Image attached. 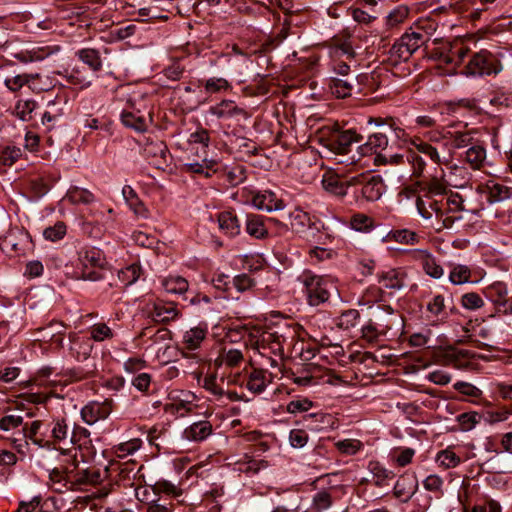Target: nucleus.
<instances>
[{"mask_svg": "<svg viewBox=\"0 0 512 512\" xmlns=\"http://www.w3.org/2000/svg\"><path fill=\"white\" fill-rule=\"evenodd\" d=\"M318 143L336 155L346 156L352 152L355 143H361L363 136L353 129H342L338 124L326 125L317 131Z\"/></svg>", "mask_w": 512, "mask_h": 512, "instance_id": "1", "label": "nucleus"}, {"mask_svg": "<svg viewBox=\"0 0 512 512\" xmlns=\"http://www.w3.org/2000/svg\"><path fill=\"white\" fill-rule=\"evenodd\" d=\"M303 284L306 288L308 303L311 306L325 303L331 296H340L335 282L329 277L304 274Z\"/></svg>", "mask_w": 512, "mask_h": 512, "instance_id": "2", "label": "nucleus"}, {"mask_svg": "<svg viewBox=\"0 0 512 512\" xmlns=\"http://www.w3.org/2000/svg\"><path fill=\"white\" fill-rule=\"evenodd\" d=\"M0 249L10 257L25 256L33 251L34 244L26 230L13 227L3 237H0Z\"/></svg>", "mask_w": 512, "mask_h": 512, "instance_id": "3", "label": "nucleus"}, {"mask_svg": "<svg viewBox=\"0 0 512 512\" xmlns=\"http://www.w3.org/2000/svg\"><path fill=\"white\" fill-rule=\"evenodd\" d=\"M359 180L354 184L353 196L356 200L360 197L366 201H377L385 191V184L380 175L360 174L355 176Z\"/></svg>", "mask_w": 512, "mask_h": 512, "instance_id": "4", "label": "nucleus"}, {"mask_svg": "<svg viewBox=\"0 0 512 512\" xmlns=\"http://www.w3.org/2000/svg\"><path fill=\"white\" fill-rule=\"evenodd\" d=\"M502 70V64L492 54L485 51L475 53L465 67L467 76L496 75Z\"/></svg>", "mask_w": 512, "mask_h": 512, "instance_id": "5", "label": "nucleus"}, {"mask_svg": "<svg viewBox=\"0 0 512 512\" xmlns=\"http://www.w3.org/2000/svg\"><path fill=\"white\" fill-rule=\"evenodd\" d=\"M357 182L359 180L355 176L346 177L336 173H325L321 181L323 189L339 199L345 197L350 189L353 191L354 184Z\"/></svg>", "mask_w": 512, "mask_h": 512, "instance_id": "6", "label": "nucleus"}, {"mask_svg": "<svg viewBox=\"0 0 512 512\" xmlns=\"http://www.w3.org/2000/svg\"><path fill=\"white\" fill-rule=\"evenodd\" d=\"M388 146V133L387 132H375L368 137V140L358 146L356 153H353L346 160L341 162L355 163L360 160L361 157L376 153L378 149L384 150Z\"/></svg>", "mask_w": 512, "mask_h": 512, "instance_id": "7", "label": "nucleus"}, {"mask_svg": "<svg viewBox=\"0 0 512 512\" xmlns=\"http://www.w3.org/2000/svg\"><path fill=\"white\" fill-rule=\"evenodd\" d=\"M271 222H278V220L258 214H248L246 215V232L255 239H264L268 236V224Z\"/></svg>", "mask_w": 512, "mask_h": 512, "instance_id": "8", "label": "nucleus"}, {"mask_svg": "<svg viewBox=\"0 0 512 512\" xmlns=\"http://www.w3.org/2000/svg\"><path fill=\"white\" fill-rule=\"evenodd\" d=\"M418 489V480L414 474L401 475L394 485V495L407 502Z\"/></svg>", "mask_w": 512, "mask_h": 512, "instance_id": "9", "label": "nucleus"}, {"mask_svg": "<svg viewBox=\"0 0 512 512\" xmlns=\"http://www.w3.org/2000/svg\"><path fill=\"white\" fill-rule=\"evenodd\" d=\"M110 412L111 409L107 403L92 401L81 409V417L85 423L92 425L98 420L108 417Z\"/></svg>", "mask_w": 512, "mask_h": 512, "instance_id": "10", "label": "nucleus"}, {"mask_svg": "<svg viewBox=\"0 0 512 512\" xmlns=\"http://www.w3.org/2000/svg\"><path fill=\"white\" fill-rule=\"evenodd\" d=\"M333 48L336 54L345 55L349 59L356 57L354 38L348 29L342 30L333 37Z\"/></svg>", "mask_w": 512, "mask_h": 512, "instance_id": "11", "label": "nucleus"}, {"mask_svg": "<svg viewBox=\"0 0 512 512\" xmlns=\"http://www.w3.org/2000/svg\"><path fill=\"white\" fill-rule=\"evenodd\" d=\"M179 314L174 303L158 302L154 304L151 317L155 322L167 323L178 318Z\"/></svg>", "mask_w": 512, "mask_h": 512, "instance_id": "12", "label": "nucleus"}, {"mask_svg": "<svg viewBox=\"0 0 512 512\" xmlns=\"http://www.w3.org/2000/svg\"><path fill=\"white\" fill-rule=\"evenodd\" d=\"M209 112L217 118H231L238 115L248 118L247 112L234 104L233 101L223 100L215 106L210 107Z\"/></svg>", "mask_w": 512, "mask_h": 512, "instance_id": "13", "label": "nucleus"}, {"mask_svg": "<svg viewBox=\"0 0 512 512\" xmlns=\"http://www.w3.org/2000/svg\"><path fill=\"white\" fill-rule=\"evenodd\" d=\"M358 84L357 77L351 76L346 79L333 77L330 79L329 87L338 98H346L352 95L353 88Z\"/></svg>", "mask_w": 512, "mask_h": 512, "instance_id": "14", "label": "nucleus"}, {"mask_svg": "<svg viewBox=\"0 0 512 512\" xmlns=\"http://www.w3.org/2000/svg\"><path fill=\"white\" fill-rule=\"evenodd\" d=\"M368 470L372 474V480L367 479L366 481L373 483L377 487L389 485V481L395 477L392 471L387 470L377 461H370Z\"/></svg>", "mask_w": 512, "mask_h": 512, "instance_id": "15", "label": "nucleus"}, {"mask_svg": "<svg viewBox=\"0 0 512 512\" xmlns=\"http://www.w3.org/2000/svg\"><path fill=\"white\" fill-rule=\"evenodd\" d=\"M212 433V425L209 421H198L187 427L184 432V438L189 441L201 442Z\"/></svg>", "mask_w": 512, "mask_h": 512, "instance_id": "16", "label": "nucleus"}, {"mask_svg": "<svg viewBox=\"0 0 512 512\" xmlns=\"http://www.w3.org/2000/svg\"><path fill=\"white\" fill-rule=\"evenodd\" d=\"M253 204L260 210L268 212L282 210L284 203L282 200L277 199L275 194L271 191H266L263 194H257L253 197Z\"/></svg>", "mask_w": 512, "mask_h": 512, "instance_id": "17", "label": "nucleus"}, {"mask_svg": "<svg viewBox=\"0 0 512 512\" xmlns=\"http://www.w3.org/2000/svg\"><path fill=\"white\" fill-rule=\"evenodd\" d=\"M219 228L228 236L239 235L241 230L240 221L232 211H224L218 215Z\"/></svg>", "mask_w": 512, "mask_h": 512, "instance_id": "18", "label": "nucleus"}, {"mask_svg": "<svg viewBox=\"0 0 512 512\" xmlns=\"http://www.w3.org/2000/svg\"><path fill=\"white\" fill-rule=\"evenodd\" d=\"M405 273L400 269H389L378 274V282L387 289L399 290L404 286Z\"/></svg>", "mask_w": 512, "mask_h": 512, "instance_id": "19", "label": "nucleus"}, {"mask_svg": "<svg viewBox=\"0 0 512 512\" xmlns=\"http://www.w3.org/2000/svg\"><path fill=\"white\" fill-rule=\"evenodd\" d=\"M207 335V326H196L186 331L183 335L182 344L188 350H196L205 340Z\"/></svg>", "mask_w": 512, "mask_h": 512, "instance_id": "20", "label": "nucleus"}, {"mask_svg": "<svg viewBox=\"0 0 512 512\" xmlns=\"http://www.w3.org/2000/svg\"><path fill=\"white\" fill-rule=\"evenodd\" d=\"M79 261L81 268L102 267L107 264L103 253L96 248L82 250L79 253Z\"/></svg>", "mask_w": 512, "mask_h": 512, "instance_id": "21", "label": "nucleus"}, {"mask_svg": "<svg viewBox=\"0 0 512 512\" xmlns=\"http://www.w3.org/2000/svg\"><path fill=\"white\" fill-rule=\"evenodd\" d=\"M486 295L490 299V301H492L499 307L503 306L504 313L508 312V310L506 308L508 291H507V286L505 283L495 282V283L491 284L486 289Z\"/></svg>", "mask_w": 512, "mask_h": 512, "instance_id": "22", "label": "nucleus"}, {"mask_svg": "<svg viewBox=\"0 0 512 512\" xmlns=\"http://www.w3.org/2000/svg\"><path fill=\"white\" fill-rule=\"evenodd\" d=\"M122 194L126 203L137 216H141L143 218L148 217V211L145 205L139 199L137 193L131 186L125 185L122 189Z\"/></svg>", "mask_w": 512, "mask_h": 512, "instance_id": "23", "label": "nucleus"}, {"mask_svg": "<svg viewBox=\"0 0 512 512\" xmlns=\"http://www.w3.org/2000/svg\"><path fill=\"white\" fill-rule=\"evenodd\" d=\"M76 56L94 73L102 70V60L98 50L92 48H83L76 52Z\"/></svg>", "mask_w": 512, "mask_h": 512, "instance_id": "24", "label": "nucleus"}, {"mask_svg": "<svg viewBox=\"0 0 512 512\" xmlns=\"http://www.w3.org/2000/svg\"><path fill=\"white\" fill-rule=\"evenodd\" d=\"M266 374L267 372L263 369H253L248 375L246 388L254 394L262 393L267 387Z\"/></svg>", "mask_w": 512, "mask_h": 512, "instance_id": "25", "label": "nucleus"}, {"mask_svg": "<svg viewBox=\"0 0 512 512\" xmlns=\"http://www.w3.org/2000/svg\"><path fill=\"white\" fill-rule=\"evenodd\" d=\"M389 329H391L390 323H376L374 320L370 319L362 326L361 332L363 338L367 339L369 342H375L380 335L386 334Z\"/></svg>", "mask_w": 512, "mask_h": 512, "instance_id": "26", "label": "nucleus"}, {"mask_svg": "<svg viewBox=\"0 0 512 512\" xmlns=\"http://www.w3.org/2000/svg\"><path fill=\"white\" fill-rule=\"evenodd\" d=\"M427 311L436 318L437 321H445L449 317L445 299L442 295H435L427 303Z\"/></svg>", "mask_w": 512, "mask_h": 512, "instance_id": "27", "label": "nucleus"}, {"mask_svg": "<svg viewBox=\"0 0 512 512\" xmlns=\"http://www.w3.org/2000/svg\"><path fill=\"white\" fill-rule=\"evenodd\" d=\"M488 196L487 199L490 203L500 202L511 197V188L493 181H489L486 185Z\"/></svg>", "mask_w": 512, "mask_h": 512, "instance_id": "28", "label": "nucleus"}, {"mask_svg": "<svg viewBox=\"0 0 512 512\" xmlns=\"http://www.w3.org/2000/svg\"><path fill=\"white\" fill-rule=\"evenodd\" d=\"M38 104L33 99L18 100L14 107V115L23 122H28L33 118V112Z\"/></svg>", "mask_w": 512, "mask_h": 512, "instance_id": "29", "label": "nucleus"}, {"mask_svg": "<svg viewBox=\"0 0 512 512\" xmlns=\"http://www.w3.org/2000/svg\"><path fill=\"white\" fill-rule=\"evenodd\" d=\"M411 54L404 47L399 39L395 41L392 47L389 49L387 63L392 66H397L401 62H406L411 58Z\"/></svg>", "mask_w": 512, "mask_h": 512, "instance_id": "30", "label": "nucleus"}, {"mask_svg": "<svg viewBox=\"0 0 512 512\" xmlns=\"http://www.w3.org/2000/svg\"><path fill=\"white\" fill-rule=\"evenodd\" d=\"M399 40L409 53L413 55L425 43L426 37L422 32L411 31L404 33Z\"/></svg>", "mask_w": 512, "mask_h": 512, "instance_id": "31", "label": "nucleus"}, {"mask_svg": "<svg viewBox=\"0 0 512 512\" xmlns=\"http://www.w3.org/2000/svg\"><path fill=\"white\" fill-rule=\"evenodd\" d=\"M121 121L126 127L137 132H145L148 127L144 116L125 110L121 113Z\"/></svg>", "mask_w": 512, "mask_h": 512, "instance_id": "32", "label": "nucleus"}, {"mask_svg": "<svg viewBox=\"0 0 512 512\" xmlns=\"http://www.w3.org/2000/svg\"><path fill=\"white\" fill-rule=\"evenodd\" d=\"M50 55V51L47 48H38L32 50H23L12 54V56L22 63L36 62L45 59Z\"/></svg>", "mask_w": 512, "mask_h": 512, "instance_id": "33", "label": "nucleus"}, {"mask_svg": "<svg viewBox=\"0 0 512 512\" xmlns=\"http://www.w3.org/2000/svg\"><path fill=\"white\" fill-rule=\"evenodd\" d=\"M66 197L73 204H90L95 200L93 193L77 186L71 187Z\"/></svg>", "mask_w": 512, "mask_h": 512, "instance_id": "34", "label": "nucleus"}, {"mask_svg": "<svg viewBox=\"0 0 512 512\" xmlns=\"http://www.w3.org/2000/svg\"><path fill=\"white\" fill-rule=\"evenodd\" d=\"M486 158V150L480 145H472L465 152V161L473 169H479Z\"/></svg>", "mask_w": 512, "mask_h": 512, "instance_id": "35", "label": "nucleus"}, {"mask_svg": "<svg viewBox=\"0 0 512 512\" xmlns=\"http://www.w3.org/2000/svg\"><path fill=\"white\" fill-rule=\"evenodd\" d=\"M93 345L90 339H83L73 342L71 354L77 361L87 360L92 352Z\"/></svg>", "mask_w": 512, "mask_h": 512, "instance_id": "36", "label": "nucleus"}, {"mask_svg": "<svg viewBox=\"0 0 512 512\" xmlns=\"http://www.w3.org/2000/svg\"><path fill=\"white\" fill-rule=\"evenodd\" d=\"M215 165H217L216 161L204 159L202 163H187L185 168L188 172L202 174L204 177L209 178L216 172V169H213Z\"/></svg>", "mask_w": 512, "mask_h": 512, "instance_id": "37", "label": "nucleus"}, {"mask_svg": "<svg viewBox=\"0 0 512 512\" xmlns=\"http://www.w3.org/2000/svg\"><path fill=\"white\" fill-rule=\"evenodd\" d=\"M188 281L180 276L169 277L163 281L166 292L171 294H183L188 290Z\"/></svg>", "mask_w": 512, "mask_h": 512, "instance_id": "38", "label": "nucleus"}, {"mask_svg": "<svg viewBox=\"0 0 512 512\" xmlns=\"http://www.w3.org/2000/svg\"><path fill=\"white\" fill-rule=\"evenodd\" d=\"M142 445V441L139 438H133L129 441L120 443L113 447V451L115 455L119 458H124L129 455L134 454L137 450L140 449Z\"/></svg>", "mask_w": 512, "mask_h": 512, "instance_id": "39", "label": "nucleus"}, {"mask_svg": "<svg viewBox=\"0 0 512 512\" xmlns=\"http://www.w3.org/2000/svg\"><path fill=\"white\" fill-rule=\"evenodd\" d=\"M108 274H112V272L107 269L106 266L93 268L87 267L81 268L80 276H78V278L95 282L107 279Z\"/></svg>", "mask_w": 512, "mask_h": 512, "instance_id": "40", "label": "nucleus"}, {"mask_svg": "<svg viewBox=\"0 0 512 512\" xmlns=\"http://www.w3.org/2000/svg\"><path fill=\"white\" fill-rule=\"evenodd\" d=\"M291 229L296 233H303L306 226L311 227L310 217L306 212L295 210L290 214Z\"/></svg>", "mask_w": 512, "mask_h": 512, "instance_id": "41", "label": "nucleus"}, {"mask_svg": "<svg viewBox=\"0 0 512 512\" xmlns=\"http://www.w3.org/2000/svg\"><path fill=\"white\" fill-rule=\"evenodd\" d=\"M140 273L141 267L137 264H131L118 271V279L124 284V286H130L139 279Z\"/></svg>", "mask_w": 512, "mask_h": 512, "instance_id": "42", "label": "nucleus"}, {"mask_svg": "<svg viewBox=\"0 0 512 512\" xmlns=\"http://www.w3.org/2000/svg\"><path fill=\"white\" fill-rule=\"evenodd\" d=\"M71 430L65 419H58L52 428V437L57 442L68 440L70 443Z\"/></svg>", "mask_w": 512, "mask_h": 512, "instance_id": "43", "label": "nucleus"}, {"mask_svg": "<svg viewBox=\"0 0 512 512\" xmlns=\"http://www.w3.org/2000/svg\"><path fill=\"white\" fill-rule=\"evenodd\" d=\"M388 238L401 244H415L418 242V235L408 229L392 230L388 234Z\"/></svg>", "mask_w": 512, "mask_h": 512, "instance_id": "44", "label": "nucleus"}, {"mask_svg": "<svg viewBox=\"0 0 512 512\" xmlns=\"http://www.w3.org/2000/svg\"><path fill=\"white\" fill-rule=\"evenodd\" d=\"M436 462L440 466L448 469V468L456 467L461 462V459L452 450L445 449V450L438 452V454L436 456Z\"/></svg>", "mask_w": 512, "mask_h": 512, "instance_id": "45", "label": "nucleus"}, {"mask_svg": "<svg viewBox=\"0 0 512 512\" xmlns=\"http://www.w3.org/2000/svg\"><path fill=\"white\" fill-rule=\"evenodd\" d=\"M406 162H408L411 165L412 175L414 177L419 178L422 176L425 166H426V162L423 160V158L417 152L407 151L406 152Z\"/></svg>", "mask_w": 512, "mask_h": 512, "instance_id": "46", "label": "nucleus"}, {"mask_svg": "<svg viewBox=\"0 0 512 512\" xmlns=\"http://www.w3.org/2000/svg\"><path fill=\"white\" fill-rule=\"evenodd\" d=\"M447 359L454 363L455 366L459 367L462 365L463 359H472L475 357V353L466 349H457L454 347H449L446 350Z\"/></svg>", "mask_w": 512, "mask_h": 512, "instance_id": "47", "label": "nucleus"}, {"mask_svg": "<svg viewBox=\"0 0 512 512\" xmlns=\"http://www.w3.org/2000/svg\"><path fill=\"white\" fill-rule=\"evenodd\" d=\"M331 494L325 490L317 492L313 497L311 508L316 512H322L329 509L332 505Z\"/></svg>", "mask_w": 512, "mask_h": 512, "instance_id": "48", "label": "nucleus"}, {"mask_svg": "<svg viewBox=\"0 0 512 512\" xmlns=\"http://www.w3.org/2000/svg\"><path fill=\"white\" fill-rule=\"evenodd\" d=\"M66 224L62 221H58L53 226H49L44 229L43 236L46 240L56 242L61 240L66 235Z\"/></svg>", "mask_w": 512, "mask_h": 512, "instance_id": "49", "label": "nucleus"}, {"mask_svg": "<svg viewBox=\"0 0 512 512\" xmlns=\"http://www.w3.org/2000/svg\"><path fill=\"white\" fill-rule=\"evenodd\" d=\"M67 82L73 85H79L81 88H86L91 85V79L88 78L78 67H74L70 72L65 71Z\"/></svg>", "mask_w": 512, "mask_h": 512, "instance_id": "50", "label": "nucleus"}, {"mask_svg": "<svg viewBox=\"0 0 512 512\" xmlns=\"http://www.w3.org/2000/svg\"><path fill=\"white\" fill-rule=\"evenodd\" d=\"M510 414H512V409L508 410L507 408L502 407L498 410L485 411L482 414V418L488 424H495V423L506 421Z\"/></svg>", "mask_w": 512, "mask_h": 512, "instance_id": "51", "label": "nucleus"}, {"mask_svg": "<svg viewBox=\"0 0 512 512\" xmlns=\"http://www.w3.org/2000/svg\"><path fill=\"white\" fill-rule=\"evenodd\" d=\"M471 271L465 265H456L450 272L449 279L453 284L459 285L470 281Z\"/></svg>", "mask_w": 512, "mask_h": 512, "instance_id": "52", "label": "nucleus"}, {"mask_svg": "<svg viewBox=\"0 0 512 512\" xmlns=\"http://www.w3.org/2000/svg\"><path fill=\"white\" fill-rule=\"evenodd\" d=\"M409 15L407 6L400 5L394 8L387 16V25L394 27L401 24Z\"/></svg>", "mask_w": 512, "mask_h": 512, "instance_id": "53", "label": "nucleus"}, {"mask_svg": "<svg viewBox=\"0 0 512 512\" xmlns=\"http://www.w3.org/2000/svg\"><path fill=\"white\" fill-rule=\"evenodd\" d=\"M481 417L477 412H465L457 416V421L463 431H469L480 422Z\"/></svg>", "mask_w": 512, "mask_h": 512, "instance_id": "54", "label": "nucleus"}, {"mask_svg": "<svg viewBox=\"0 0 512 512\" xmlns=\"http://www.w3.org/2000/svg\"><path fill=\"white\" fill-rule=\"evenodd\" d=\"M30 78H32V73L20 74L6 78L4 84L10 91L16 92L20 90L23 86L27 85V83L30 82Z\"/></svg>", "mask_w": 512, "mask_h": 512, "instance_id": "55", "label": "nucleus"}, {"mask_svg": "<svg viewBox=\"0 0 512 512\" xmlns=\"http://www.w3.org/2000/svg\"><path fill=\"white\" fill-rule=\"evenodd\" d=\"M99 477V473L90 472L89 470H82L76 472L74 475L70 474L69 483L73 485H84L92 483L95 478Z\"/></svg>", "mask_w": 512, "mask_h": 512, "instance_id": "56", "label": "nucleus"}, {"mask_svg": "<svg viewBox=\"0 0 512 512\" xmlns=\"http://www.w3.org/2000/svg\"><path fill=\"white\" fill-rule=\"evenodd\" d=\"M461 304L465 309L476 310L484 305V300L478 293L469 292L462 295Z\"/></svg>", "mask_w": 512, "mask_h": 512, "instance_id": "57", "label": "nucleus"}, {"mask_svg": "<svg viewBox=\"0 0 512 512\" xmlns=\"http://www.w3.org/2000/svg\"><path fill=\"white\" fill-rule=\"evenodd\" d=\"M451 135V146L455 149H461L467 146H472L473 137L470 132H455L450 133Z\"/></svg>", "mask_w": 512, "mask_h": 512, "instance_id": "58", "label": "nucleus"}, {"mask_svg": "<svg viewBox=\"0 0 512 512\" xmlns=\"http://www.w3.org/2000/svg\"><path fill=\"white\" fill-rule=\"evenodd\" d=\"M145 512H173V504L168 499L151 500L147 502Z\"/></svg>", "mask_w": 512, "mask_h": 512, "instance_id": "59", "label": "nucleus"}, {"mask_svg": "<svg viewBox=\"0 0 512 512\" xmlns=\"http://www.w3.org/2000/svg\"><path fill=\"white\" fill-rule=\"evenodd\" d=\"M351 227L356 231H369L373 227V219L365 214H356L351 219Z\"/></svg>", "mask_w": 512, "mask_h": 512, "instance_id": "60", "label": "nucleus"}, {"mask_svg": "<svg viewBox=\"0 0 512 512\" xmlns=\"http://www.w3.org/2000/svg\"><path fill=\"white\" fill-rule=\"evenodd\" d=\"M202 387L218 398L225 395L224 389L217 383L215 374L206 376L203 379Z\"/></svg>", "mask_w": 512, "mask_h": 512, "instance_id": "61", "label": "nucleus"}, {"mask_svg": "<svg viewBox=\"0 0 512 512\" xmlns=\"http://www.w3.org/2000/svg\"><path fill=\"white\" fill-rule=\"evenodd\" d=\"M21 149L18 147H6L0 155V161L5 166H12L21 156Z\"/></svg>", "mask_w": 512, "mask_h": 512, "instance_id": "62", "label": "nucleus"}, {"mask_svg": "<svg viewBox=\"0 0 512 512\" xmlns=\"http://www.w3.org/2000/svg\"><path fill=\"white\" fill-rule=\"evenodd\" d=\"M90 334L91 338L95 341H103L113 336L112 330L105 323L94 325L91 328Z\"/></svg>", "mask_w": 512, "mask_h": 512, "instance_id": "63", "label": "nucleus"}, {"mask_svg": "<svg viewBox=\"0 0 512 512\" xmlns=\"http://www.w3.org/2000/svg\"><path fill=\"white\" fill-rule=\"evenodd\" d=\"M184 71V66L181 65L179 61H174L172 64L167 66L162 73L167 79L178 81L182 78Z\"/></svg>", "mask_w": 512, "mask_h": 512, "instance_id": "64", "label": "nucleus"}]
</instances>
